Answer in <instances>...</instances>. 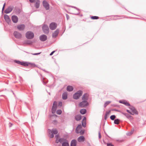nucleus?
<instances>
[{"label":"nucleus","mask_w":146,"mask_h":146,"mask_svg":"<svg viewBox=\"0 0 146 146\" xmlns=\"http://www.w3.org/2000/svg\"><path fill=\"white\" fill-rule=\"evenodd\" d=\"M27 39L24 40L22 42V43L23 45L24 44H31L33 43H35L37 40L36 39H35L33 40H30L32 39L34 37H26Z\"/></svg>","instance_id":"nucleus-1"},{"label":"nucleus","mask_w":146,"mask_h":146,"mask_svg":"<svg viewBox=\"0 0 146 146\" xmlns=\"http://www.w3.org/2000/svg\"><path fill=\"white\" fill-rule=\"evenodd\" d=\"M83 92L81 90L78 91L73 95V98L75 100L78 99L82 95Z\"/></svg>","instance_id":"nucleus-2"},{"label":"nucleus","mask_w":146,"mask_h":146,"mask_svg":"<svg viewBox=\"0 0 146 146\" xmlns=\"http://www.w3.org/2000/svg\"><path fill=\"white\" fill-rule=\"evenodd\" d=\"M15 62L21 65L24 66H28L29 64H31V63L27 62H22L17 60H15Z\"/></svg>","instance_id":"nucleus-3"},{"label":"nucleus","mask_w":146,"mask_h":146,"mask_svg":"<svg viewBox=\"0 0 146 146\" xmlns=\"http://www.w3.org/2000/svg\"><path fill=\"white\" fill-rule=\"evenodd\" d=\"M42 29L44 33L46 34H47L49 33V27L47 25H44L42 27Z\"/></svg>","instance_id":"nucleus-4"},{"label":"nucleus","mask_w":146,"mask_h":146,"mask_svg":"<svg viewBox=\"0 0 146 146\" xmlns=\"http://www.w3.org/2000/svg\"><path fill=\"white\" fill-rule=\"evenodd\" d=\"M88 103L87 101L83 100L79 104V106L80 108H84L88 106Z\"/></svg>","instance_id":"nucleus-5"},{"label":"nucleus","mask_w":146,"mask_h":146,"mask_svg":"<svg viewBox=\"0 0 146 146\" xmlns=\"http://www.w3.org/2000/svg\"><path fill=\"white\" fill-rule=\"evenodd\" d=\"M129 108L132 111V114H133V115L134 114L138 115V112L137 111L134 107L133 106L130 105Z\"/></svg>","instance_id":"nucleus-6"},{"label":"nucleus","mask_w":146,"mask_h":146,"mask_svg":"<svg viewBox=\"0 0 146 146\" xmlns=\"http://www.w3.org/2000/svg\"><path fill=\"white\" fill-rule=\"evenodd\" d=\"M57 26V24L54 22H52L50 23L49 25L50 29L51 30L55 29Z\"/></svg>","instance_id":"nucleus-7"},{"label":"nucleus","mask_w":146,"mask_h":146,"mask_svg":"<svg viewBox=\"0 0 146 146\" xmlns=\"http://www.w3.org/2000/svg\"><path fill=\"white\" fill-rule=\"evenodd\" d=\"M42 3L44 7L46 10H48L49 9V5L46 1H43Z\"/></svg>","instance_id":"nucleus-8"},{"label":"nucleus","mask_w":146,"mask_h":146,"mask_svg":"<svg viewBox=\"0 0 146 146\" xmlns=\"http://www.w3.org/2000/svg\"><path fill=\"white\" fill-rule=\"evenodd\" d=\"M4 17L5 21L7 23L9 24H10L11 22V20L9 16L5 14L4 15Z\"/></svg>","instance_id":"nucleus-9"},{"label":"nucleus","mask_w":146,"mask_h":146,"mask_svg":"<svg viewBox=\"0 0 146 146\" xmlns=\"http://www.w3.org/2000/svg\"><path fill=\"white\" fill-rule=\"evenodd\" d=\"M88 97L89 94H88L87 93H85L83 94L82 97V99L83 100L87 101L88 98Z\"/></svg>","instance_id":"nucleus-10"},{"label":"nucleus","mask_w":146,"mask_h":146,"mask_svg":"<svg viewBox=\"0 0 146 146\" xmlns=\"http://www.w3.org/2000/svg\"><path fill=\"white\" fill-rule=\"evenodd\" d=\"M13 9V7L11 6L9 7L7 9L5 10V13L6 14L9 13L12 11Z\"/></svg>","instance_id":"nucleus-11"},{"label":"nucleus","mask_w":146,"mask_h":146,"mask_svg":"<svg viewBox=\"0 0 146 146\" xmlns=\"http://www.w3.org/2000/svg\"><path fill=\"white\" fill-rule=\"evenodd\" d=\"M12 20L13 23H16L18 22V18L16 16L13 15L12 17Z\"/></svg>","instance_id":"nucleus-12"},{"label":"nucleus","mask_w":146,"mask_h":146,"mask_svg":"<svg viewBox=\"0 0 146 146\" xmlns=\"http://www.w3.org/2000/svg\"><path fill=\"white\" fill-rule=\"evenodd\" d=\"M26 36H34V34L32 31H29L27 32L25 35Z\"/></svg>","instance_id":"nucleus-13"},{"label":"nucleus","mask_w":146,"mask_h":146,"mask_svg":"<svg viewBox=\"0 0 146 146\" xmlns=\"http://www.w3.org/2000/svg\"><path fill=\"white\" fill-rule=\"evenodd\" d=\"M25 28V25L24 24L19 25L17 27V29L20 31L23 30Z\"/></svg>","instance_id":"nucleus-14"},{"label":"nucleus","mask_w":146,"mask_h":146,"mask_svg":"<svg viewBox=\"0 0 146 146\" xmlns=\"http://www.w3.org/2000/svg\"><path fill=\"white\" fill-rule=\"evenodd\" d=\"M48 136L50 138H52L54 137V135L53 133H52L51 129H48Z\"/></svg>","instance_id":"nucleus-15"},{"label":"nucleus","mask_w":146,"mask_h":146,"mask_svg":"<svg viewBox=\"0 0 146 146\" xmlns=\"http://www.w3.org/2000/svg\"><path fill=\"white\" fill-rule=\"evenodd\" d=\"M74 118L77 121H79L81 119L82 117L81 115H77L75 116Z\"/></svg>","instance_id":"nucleus-16"},{"label":"nucleus","mask_w":146,"mask_h":146,"mask_svg":"<svg viewBox=\"0 0 146 146\" xmlns=\"http://www.w3.org/2000/svg\"><path fill=\"white\" fill-rule=\"evenodd\" d=\"M76 141L75 139H73L71 141L70 146H76Z\"/></svg>","instance_id":"nucleus-17"},{"label":"nucleus","mask_w":146,"mask_h":146,"mask_svg":"<svg viewBox=\"0 0 146 146\" xmlns=\"http://www.w3.org/2000/svg\"><path fill=\"white\" fill-rule=\"evenodd\" d=\"M68 94L66 92L64 93L62 95V98L63 100H66L67 98Z\"/></svg>","instance_id":"nucleus-18"},{"label":"nucleus","mask_w":146,"mask_h":146,"mask_svg":"<svg viewBox=\"0 0 146 146\" xmlns=\"http://www.w3.org/2000/svg\"><path fill=\"white\" fill-rule=\"evenodd\" d=\"M35 6L36 8H38L40 6V1L39 0H36L35 1Z\"/></svg>","instance_id":"nucleus-19"},{"label":"nucleus","mask_w":146,"mask_h":146,"mask_svg":"<svg viewBox=\"0 0 146 146\" xmlns=\"http://www.w3.org/2000/svg\"><path fill=\"white\" fill-rule=\"evenodd\" d=\"M119 102L120 103L123 104L126 106H130V105L129 103L127 102H125V101H120Z\"/></svg>","instance_id":"nucleus-20"},{"label":"nucleus","mask_w":146,"mask_h":146,"mask_svg":"<svg viewBox=\"0 0 146 146\" xmlns=\"http://www.w3.org/2000/svg\"><path fill=\"white\" fill-rule=\"evenodd\" d=\"M73 90V88L72 86H68L67 87V90L68 92H71Z\"/></svg>","instance_id":"nucleus-21"},{"label":"nucleus","mask_w":146,"mask_h":146,"mask_svg":"<svg viewBox=\"0 0 146 146\" xmlns=\"http://www.w3.org/2000/svg\"><path fill=\"white\" fill-rule=\"evenodd\" d=\"M85 140V138L83 136H81L78 138V141L79 142L83 141Z\"/></svg>","instance_id":"nucleus-22"},{"label":"nucleus","mask_w":146,"mask_h":146,"mask_svg":"<svg viewBox=\"0 0 146 146\" xmlns=\"http://www.w3.org/2000/svg\"><path fill=\"white\" fill-rule=\"evenodd\" d=\"M69 144L68 140H66L65 141L62 142V146H69Z\"/></svg>","instance_id":"nucleus-23"},{"label":"nucleus","mask_w":146,"mask_h":146,"mask_svg":"<svg viewBox=\"0 0 146 146\" xmlns=\"http://www.w3.org/2000/svg\"><path fill=\"white\" fill-rule=\"evenodd\" d=\"M59 30L58 29H57L52 34V36H56L59 33Z\"/></svg>","instance_id":"nucleus-24"},{"label":"nucleus","mask_w":146,"mask_h":146,"mask_svg":"<svg viewBox=\"0 0 146 146\" xmlns=\"http://www.w3.org/2000/svg\"><path fill=\"white\" fill-rule=\"evenodd\" d=\"M13 34L15 36H21L20 33L17 31L14 32Z\"/></svg>","instance_id":"nucleus-25"},{"label":"nucleus","mask_w":146,"mask_h":146,"mask_svg":"<svg viewBox=\"0 0 146 146\" xmlns=\"http://www.w3.org/2000/svg\"><path fill=\"white\" fill-rule=\"evenodd\" d=\"M80 112L82 114H84L86 112V110L85 109H82L80 110Z\"/></svg>","instance_id":"nucleus-26"},{"label":"nucleus","mask_w":146,"mask_h":146,"mask_svg":"<svg viewBox=\"0 0 146 146\" xmlns=\"http://www.w3.org/2000/svg\"><path fill=\"white\" fill-rule=\"evenodd\" d=\"M120 120L118 119H117L114 120V123L115 124L118 125L120 123Z\"/></svg>","instance_id":"nucleus-27"},{"label":"nucleus","mask_w":146,"mask_h":146,"mask_svg":"<svg viewBox=\"0 0 146 146\" xmlns=\"http://www.w3.org/2000/svg\"><path fill=\"white\" fill-rule=\"evenodd\" d=\"M126 117L128 119L130 120L132 119H133V117L131 115L129 114H128L127 113V114H126Z\"/></svg>","instance_id":"nucleus-28"},{"label":"nucleus","mask_w":146,"mask_h":146,"mask_svg":"<svg viewBox=\"0 0 146 146\" xmlns=\"http://www.w3.org/2000/svg\"><path fill=\"white\" fill-rule=\"evenodd\" d=\"M40 40L41 41H44L47 39V37H39Z\"/></svg>","instance_id":"nucleus-29"},{"label":"nucleus","mask_w":146,"mask_h":146,"mask_svg":"<svg viewBox=\"0 0 146 146\" xmlns=\"http://www.w3.org/2000/svg\"><path fill=\"white\" fill-rule=\"evenodd\" d=\"M66 140L64 138H61L59 139V141H60V143L62 144V142L65 141Z\"/></svg>","instance_id":"nucleus-30"},{"label":"nucleus","mask_w":146,"mask_h":146,"mask_svg":"<svg viewBox=\"0 0 146 146\" xmlns=\"http://www.w3.org/2000/svg\"><path fill=\"white\" fill-rule=\"evenodd\" d=\"M52 107L57 108V102L56 101H54L53 103V106H52Z\"/></svg>","instance_id":"nucleus-31"},{"label":"nucleus","mask_w":146,"mask_h":146,"mask_svg":"<svg viewBox=\"0 0 146 146\" xmlns=\"http://www.w3.org/2000/svg\"><path fill=\"white\" fill-rule=\"evenodd\" d=\"M52 133L54 134H56L58 133L57 130L56 129H52Z\"/></svg>","instance_id":"nucleus-32"},{"label":"nucleus","mask_w":146,"mask_h":146,"mask_svg":"<svg viewBox=\"0 0 146 146\" xmlns=\"http://www.w3.org/2000/svg\"><path fill=\"white\" fill-rule=\"evenodd\" d=\"M71 7H73V8H74L75 9H76L77 10V11H78V12L76 13H74V15H78L80 13V12L79 11V9H78L76 7H74V6H71Z\"/></svg>","instance_id":"nucleus-33"},{"label":"nucleus","mask_w":146,"mask_h":146,"mask_svg":"<svg viewBox=\"0 0 146 146\" xmlns=\"http://www.w3.org/2000/svg\"><path fill=\"white\" fill-rule=\"evenodd\" d=\"M111 103L110 101H106L104 104V107L105 108L107 105Z\"/></svg>","instance_id":"nucleus-34"},{"label":"nucleus","mask_w":146,"mask_h":146,"mask_svg":"<svg viewBox=\"0 0 146 146\" xmlns=\"http://www.w3.org/2000/svg\"><path fill=\"white\" fill-rule=\"evenodd\" d=\"M116 118V116L115 115H111L110 117V119L112 120H113Z\"/></svg>","instance_id":"nucleus-35"},{"label":"nucleus","mask_w":146,"mask_h":146,"mask_svg":"<svg viewBox=\"0 0 146 146\" xmlns=\"http://www.w3.org/2000/svg\"><path fill=\"white\" fill-rule=\"evenodd\" d=\"M56 109H57V108H54L52 107V113L54 114V113H55V111L56 110Z\"/></svg>","instance_id":"nucleus-36"},{"label":"nucleus","mask_w":146,"mask_h":146,"mask_svg":"<svg viewBox=\"0 0 146 146\" xmlns=\"http://www.w3.org/2000/svg\"><path fill=\"white\" fill-rule=\"evenodd\" d=\"M56 113L57 114L60 115L62 113V111L60 110H57Z\"/></svg>","instance_id":"nucleus-37"},{"label":"nucleus","mask_w":146,"mask_h":146,"mask_svg":"<svg viewBox=\"0 0 146 146\" xmlns=\"http://www.w3.org/2000/svg\"><path fill=\"white\" fill-rule=\"evenodd\" d=\"M82 126L84 127H86V121H82Z\"/></svg>","instance_id":"nucleus-38"},{"label":"nucleus","mask_w":146,"mask_h":146,"mask_svg":"<svg viewBox=\"0 0 146 146\" xmlns=\"http://www.w3.org/2000/svg\"><path fill=\"white\" fill-rule=\"evenodd\" d=\"M98 18L99 17H98L96 16H92L91 17V18L93 19H98Z\"/></svg>","instance_id":"nucleus-39"},{"label":"nucleus","mask_w":146,"mask_h":146,"mask_svg":"<svg viewBox=\"0 0 146 146\" xmlns=\"http://www.w3.org/2000/svg\"><path fill=\"white\" fill-rule=\"evenodd\" d=\"M84 130L82 129L80 131V133L81 135H83L84 133Z\"/></svg>","instance_id":"nucleus-40"},{"label":"nucleus","mask_w":146,"mask_h":146,"mask_svg":"<svg viewBox=\"0 0 146 146\" xmlns=\"http://www.w3.org/2000/svg\"><path fill=\"white\" fill-rule=\"evenodd\" d=\"M82 128V126L81 124L79 125L76 127V129H81Z\"/></svg>","instance_id":"nucleus-41"},{"label":"nucleus","mask_w":146,"mask_h":146,"mask_svg":"<svg viewBox=\"0 0 146 146\" xmlns=\"http://www.w3.org/2000/svg\"><path fill=\"white\" fill-rule=\"evenodd\" d=\"M38 74L40 77L41 80H43V79H44V78L42 76V75L41 74L38 73Z\"/></svg>","instance_id":"nucleus-42"},{"label":"nucleus","mask_w":146,"mask_h":146,"mask_svg":"<svg viewBox=\"0 0 146 146\" xmlns=\"http://www.w3.org/2000/svg\"><path fill=\"white\" fill-rule=\"evenodd\" d=\"M134 131V130L133 129V130H131V132H130L129 133H128V135H131L133 133V132ZM127 135H128V134H127Z\"/></svg>","instance_id":"nucleus-43"},{"label":"nucleus","mask_w":146,"mask_h":146,"mask_svg":"<svg viewBox=\"0 0 146 146\" xmlns=\"http://www.w3.org/2000/svg\"><path fill=\"white\" fill-rule=\"evenodd\" d=\"M111 112V111L110 110H109V111H107L106 112V113L105 114V115H109V113H110Z\"/></svg>","instance_id":"nucleus-44"},{"label":"nucleus","mask_w":146,"mask_h":146,"mask_svg":"<svg viewBox=\"0 0 146 146\" xmlns=\"http://www.w3.org/2000/svg\"><path fill=\"white\" fill-rule=\"evenodd\" d=\"M76 133H80V129H77V130H76Z\"/></svg>","instance_id":"nucleus-45"},{"label":"nucleus","mask_w":146,"mask_h":146,"mask_svg":"<svg viewBox=\"0 0 146 146\" xmlns=\"http://www.w3.org/2000/svg\"><path fill=\"white\" fill-rule=\"evenodd\" d=\"M107 146H114L113 144L111 143H108L107 144Z\"/></svg>","instance_id":"nucleus-46"},{"label":"nucleus","mask_w":146,"mask_h":146,"mask_svg":"<svg viewBox=\"0 0 146 146\" xmlns=\"http://www.w3.org/2000/svg\"><path fill=\"white\" fill-rule=\"evenodd\" d=\"M126 111L128 113H129L130 114H131V115H133V114H132V112H131L129 110H126Z\"/></svg>","instance_id":"nucleus-47"},{"label":"nucleus","mask_w":146,"mask_h":146,"mask_svg":"<svg viewBox=\"0 0 146 146\" xmlns=\"http://www.w3.org/2000/svg\"><path fill=\"white\" fill-rule=\"evenodd\" d=\"M62 105V102H60L58 104V106H61Z\"/></svg>","instance_id":"nucleus-48"},{"label":"nucleus","mask_w":146,"mask_h":146,"mask_svg":"<svg viewBox=\"0 0 146 146\" xmlns=\"http://www.w3.org/2000/svg\"><path fill=\"white\" fill-rule=\"evenodd\" d=\"M121 19V18L119 17H115L114 18H113V19L114 20H116L117 19Z\"/></svg>","instance_id":"nucleus-49"},{"label":"nucleus","mask_w":146,"mask_h":146,"mask_svg":"<svg viewBox=\"0 0 146 146\" xmlns=\"http://www.w3.org/2000/svg\"><path fill=\"white\" fill-rule=\"evenodd\" d=\"M55 142L56 143H58L60 141H59V139H56Z\"/></svg>","instance_id":"nucleus-50"},{"label":"nucleus","mask_w":146,"mask_h":146,"mask_svg":"<svg viewBox=\"0 0 146 146\" xmlns=\"http://www.w3.org/2000/svg\"><path fill=\"white\" fill-rule=\"evenodd\" d=\"M55 137L56 138V139H59L58 138L59 137V136L58 135H55Z\"/></svg>","instance_id":"nucleus-51"},{"label":"nucleus","mask_w":146,"mask_h":146,"mask_svg":"<svg viewBox=\"0 0 146 146\" xmlns=\"http://www.w3.org/2000/svg\"><path fill=\"white\" fill-rule=\"evenodd\" d=\"M98 136H99V139H100L101 138L100 132V131H99L98 132Z\"/></svg>","instance_id":"nucleus-52"},{"label":"nucleus","mask_w":146,"mask_h":146,"mask_svg":"<svg viewBox=\"0 0 146 146\" xmlns=\"http://www.w3.org/2000/svg\"><path fill=\"white\" fill-rule=\"evenodd\" d=\"M55 52V51H52L50 54V56H52L53 54V53Z\"/></svg>","instance_id":"nucleus-53"},{"label":"nucleus","mask_w":146,"mask_h":146,"mask_svg":"<svg viewBox=\"0 0 146 146\" xmlns=\"http://www.w3.org/2000/svg\"><path fill=\"white\" fill-rule=\"evenodd\" d=\"M86 118L85 117H84L82 121H86Z\"/></svg>","instance_id":"nucleus-54"},{"label":"nucleus","mask_w":146,"mask_h":146,"mask_svg":"<svg viewBox=\"0 0 146 146\" xmlns=\"http://www.w3.org/2000/svg\"><path fill=\"white\" fill-rule=\"evenodd\" d=\"M5 3L3 5V7L2 8V11H3L4 9V7H5Z\"/></svg>","instance_id":"nucleus-55"},{"label":"nucleus","mask_w":146,"mask_h":146,"mask_svg":"<svg viewBox=\"0 0 146 146\" xmlns=\"http://www.w3.org/2000/svg\"><path fill=\"white\" fill-rule=\"evenodd\" d=\"M40 53H35L34 54H32L33 55H37L40 54Z\"/></svg>","instance_id":"nucleus-56"},{"label":"nucleus","mask_w":146,"mask_h":146,"mask_svg":"<svg viewBox=\"0 0 146 146\" xmlns=\"http://www.w3.org/2000/svg\"><path fill=\"white\" fill-rule=\"evenodd\" d=\"M12 125H13L12 123H9V127H11L12 126Z\"/></svg>","instance_id":"nucleus-57"},{"label":"nucleus","mask_w":146,"mask_h":146,"mask_svg":"<svg viewBox=\"0 0 146 146\" xmlns=\"http://www.w3.org/2000/svg\"><path fill=\"white\" fill-rule=\"evenodd\" d=\"M66 18H67V19L68 20L69 18V15L68 14H66Z\"/></svg>","instance_id":"nucleus-58"},{"label":"nucleus","mask_w":146,"mask_h":146,"mask_svg":"<svg viewBox=\"0 0 146 146\" xmlns=\"http://www.w3.org/2000/svg\"><path fill=\"white\" fill-rule=\"evenodd\" d=\"M107 115H105V116H104V119L106 120L107 119Z\"/></svg>","instance_id":"nucleus-59"},{"label":"nucleus","mask_w":146,"mask_h":146,"mask_svg":"<svg viewBox=\"0 0 146 146\" xmlns=\"http://www.w3.org/2000/svg\"><path fill=\"white\" fill-rule=\"evenodd\" d=\"M35 0H29V1L31 3H33L35 1Z\"/></svg>","instance_id":"nucleus-60"},{"label":"nucleus","mask_w":146,"mask_h":146,"mask_svg":"<svg viewBox=\"0 0 146 146\" xmlns=\"http://www.w3.org/2000/svg\"><path fill=\"white\" fill-rule=\"evenodd\" d=\"M112 111H119L118 110H116L115 109H112Z\"/></svg>","instance_id":"nucleus-61"},{"label":"nucleus","mask_w":146,"mask_h":146,"mask_svg":"<svg viewBox=\"0 0 146 146\" xmlns=\"http://www.w3.org/2000/svg\"><path fill=\"white\" fill-rule=\"evenodd\" d=\"M121 113L123 115H125V116L126 115V114H127V113H124V112H121Z\"/></svg>","instance_id":"nucleus-62"},{"label":"nucleus","mask_w":146,"mask_h":146,"mask_svg":"<svg viewBox=\"0 0 146 146\" xmlns=\"http://www.w3.org/2000/svg\"><path fill=\"white\" fill-rule=\"evenodd\" d=\"M40 36H41V37H42V36H46V35H40Z\"/></svg>","instance_id":"nucleus-63"},{"label":"nucleus","mask_w":146,"mask_h":146,"mask_svg":"<svg viewBox=\"0 0 146 146\" xmlns=\"http://www.w3.org/2000/svg\"><path fill=\"white\" fill-rule=\"evenodd\" d=\"M42 82H43V83L44 84H46V83H45L43 81V80H42Z\"/></svg>","instance_id":"nucleus-64"}]
</instances>
